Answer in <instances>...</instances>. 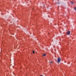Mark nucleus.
I'll list each match as a JSON object with an SVG mask.
<instances>
[{
  "label": "nucleus",
  "instance_id": "f257e3e1",
  "mask_svg": "<svg viewBox=\"0 0 76 76\" xmlns=\"http://www.w3.org/2000/svg\"><path fill=\"white\" fill-rule=\"evenodd\" d=\"M60 61H61V58H58V60L57 61V62L58 63H59L60 62Z\"/></svg>",
  "mask_w": 76,
  "mask_h": 76
},
{
  "label": "nucleus",
  "instance_id": "f03ea898",
  "mask_svg": "<svg viewBox=\"0 0 76 76\" xmlns=\"http://www.w3.org/2000/svg\"><path fill=\"white\" fill-rule=\"evenodd\" d=\"M67 35H70V31H69L66 33Z\"/></svg>",
  "mask_w": 76,
  "mask_h": 76
},
{
  "label": "nucleus",
  "instance_id": "7ed1b4c3",
  "mask_svg": "<svg viewBox=\"0 0 76 76\" xmlns=\"http://www.w3.org/2000/svg\"><path fill=\"white\" fill-rule=\"evenodd\" d=\"M45 55H46V54H45V53H44L43 55V56H45Z\"/></svg>",
  "mask_w": 76,
  "mask_h": 76
},
{
  "label": "nucleus",
  "instance_id": "20e7f679",
  "mask_svg": "<svg viewBox=\"0 0 76 76\" xmlns=\"http://www.w3.org/2000/svg\"><path fill=\"white\" fill-rule=\"evenodd\" d=\"M33 54H34V53H35V51H33Z\"/></svg>",
  "mask_w": 76,
  "mask_h": 76
},
{
  "label": "nucleus",
  "instance_id": "39448f33",
  "mask_svg": "<svg viewBox=\"0 0 76 76\" xmlns=\"http://www.w3.org/2000/svg\"><path fill=\"white\" fill-rule=\"evenodd\" d=\"M75 10H76V7H75V9H74Z\"/></svg>",
  "mask_w": 76,
  "mask_h": 76
},
{
  "label": "nucleus",
  "instance_id": "423d86ee",
  "mask_svg": "<svg viewBox=\"0 0 76 76\" xmlns=\"http://www.w3.org/2000/svg\"><path fill=\"white\" fill-rule=\"evenodd\" d=\"M58 4H60V2H58Z\"/></svg>",
  "mask_w": 76,
  "mask_h": 76
},
{
  "label": "nucleus",
  "instance_id": "0eeeda50",
  "mask_svg": "<svg viewBox=\"0 0 76 76\" xmlns=\"http://www.w3.org/2000/svg\"><path fill=\"white\" fill-rule=\"evenodd\" d=\"M71 4H73V2H71Z\"/></svg>",
  "mask_w": 76,
  "mask_h": 76
},
{
  "label": "nucleus",
  "instance_id": "6e6552de",
  "mask_svg": "<svg viewBox=\"0 0 76 76\" xmlns=\"http://www.w3.org/2000/svg\"><path fill=\"white\" fill-rule=\"evenodd\" d=\"M50 63H53V62L51 61V62H50Z\"/></svg>",
  "mask_w": 76,
  "mask_h": 76
},
{
  "label": "nucleus",
  "instance_id": "1a4fd4ad",
  "mask_svg": "<svg viewBox=\"0 0 76 76\" xmlns=\"http://www.w3.org/2000/svg\"><path fill=\"white\" fill-rule=\"evenodd\" d=\"M40 76H44L43 75H40Z\"/></svg>",
  "mask_w": 76,
  "mask_h": 76
}]
</instances>
